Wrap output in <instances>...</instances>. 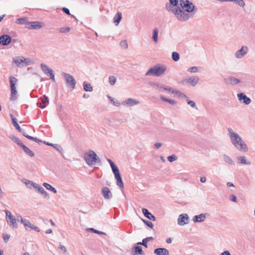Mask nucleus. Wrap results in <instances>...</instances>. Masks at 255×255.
I'll return each instance as SVG.
<instances>
[{"label": "nucleus", "mask_w": 255, "mask_h": 255, "mask_svg": "<svg viewBox=\"0 0 255 255\" xmlns=\"http://www.w3.org/2000/svg\"><path fill=\"white\" fill-rule=\"evenodd\" d=\"M116 180L117 185L121 188H124V183L122 181L119 170L118 167L112 170Z\"/></svg>", "instance_id": "12"}, {"label": "nucleus", "mask_w": 255, "mask_h": 255, "mask_svg": "<svg viewBox=\"0 0 255 255\" xmlns=\"http://www.w3.org/2000/svg\"><path fill=\"white\" fill-rule=\"evenodd\" d=\"M139 103L140 102L137 100L132 98H128L125 101L122 102V104L123 106H125L128 107H130L138 105L139 104Z\"/></svg>", "instance_id": "15"}, {"label": "nucleus", "mask_w": 255, "mask_h": 255, "mask_svg": "<svg viewBox=\"0 0 255 255\" xmlns=\"http://www.w3.org/2000/svg\"><path fill=\"white\" fill-rule=\"evenodd\" d=\"M11 40L10 36L7 34H4L0 36V44L2 45H8L10 43Z\"/></svg>", "instance_id": "18"}, {"label": "nucleus", "mask_w": 255, "mask_h": 255, "mask_svg": "<svg viewBox=\"0 0 255 255\" xmlns=\"http://www.w3.org/2000/svg\"><path fill=\"white\" fill-rule=\"evenodd\" d=\"M6 221L7 224L12 229H16L18 227L16 218L13 216L11 212L8 210L5 211Z\"/></svg>", "instance_id": "7"}, {"label": "nucleus", "mask_w": 255, "mask_h": 255, "mask_svg": "<svg viewBox=\"0 0 255 255\" xmlns=\"http://www.w3.org/2000/svg\"><path fill=\"white\" fill-rule=\"evenodd\" d=\"M59 249H60L63 252V253H66L67 252L66 248L63 245H60Z\"/></svg>", "instance_id": "57"}, {"label": "nucleus", "mask_w": 255, "mask_h": 255, "mask_svg": "<svg viewBox=\"0 0 255 255\" xmlns=\"http://www.w3.org/2000/svg\"><path fill=\"white\" fill-rule=\"evenodd\" d=\"M220 255H231L229 251H225L222 253Z\"/></svg>", "instance_id": "64"}, {"label": "nucleus", "mask_w": 255, "mask_h": 255, "mask_svg": "<svg viewBox=\"0 0 255 255\" xmlns=\"http://www.w3.org/2000/svg\"><path fill=\"white\" fill-rule=\"evenodd\" d=\"M177 159V157L174 154H173L172 155H170V156H169L167 157L168 160L170 162H172L176 160Z\"/></svg>", "instance_id": "46"}, {"label": "nucleus", "mask_w": 255, "mask_h": 255, "mask_svg": "<svg viewBox=\"0 0 255 255\" xmlns=\"http://www.w3.org/2000/svg\"><path fill=\"white\" fill-rule=\"evenodd\" d=\"M228 1L234 2L241 7H244L245 6V2L244 0H228Z\"/></svg>", "instance_id": "36"}, {"label": "nucleus", "mask_w": 255, "mask_h": 255, "mask_svg": "<svg viewBox=\"0 0 255 255\" xmlns=\"http://www.w3.org/2000/svg\"><path fill=\"white\" fill-rule=\"evenodd\" d=\"M172 58L174 61H178L180 59V55L176 52H173L172 53Z\"/></svg>", "instance_id": "39"}, {"label": "nucleus", "mask_w": 255, "mask_h": 255, "mask_svg": "<svg viewBox=\"0 0 255 255\" xmlns=\"http://www.w3.org/2000/svg\"><path fill=\"white\" fill-rule=\"evenodd\" d=\"M38 192L45 197H48V198H49V195L48 193L42 187L39 188Z\"/></svg>", "instance_id": "43"}, {"label": "nucleus", "mask_w": 255, "mask_h": 255, "mask_svg": "<svg viewBox=\"0 0 255 255\" xmlns=\"http://www.w3.org/2000/svg\"><path fill=\"white\" fill-rule=\"evenodd\" d=\"M238 163L247 165L251 164L250 161L248 160L245 156H241L237 157Z\"/></svg>", "instance_id": "22"}, {"label": "nucleus", "mask_w": 255, "mask_h": 255, "mask_svg": "<svg viewBox=\"0 0 255 255\" xmlns=\"http://www.w3.org/2000/svg\"><path fill=\"white\" fill-rule=\"evenodd\" d=\"M171 90H172V88L168 86H165L163 85V88H162V90L161 91L170 93Z\"/></svg>", "instance_id": "45"}, {"label": "nucleus", "mask_w": 255, "mask_h": 255, "mask_svg": "<svg viewBox=\"0 0 255 255\" xmlns=\"http://www.w3.org/2000/svg\"><path fill=\"white\" fill-rule=\"evenodd\" d=\"M43 185L46 189H47L48 190H50L54 193H57L56 189L55 188H54L53 187H52V186H51L49 184H48L47 183H44L43 184Z\"/></svg>", "instance_id": "35"}, {"label": "nucleus", "mask_w": 255, "mask_h": 255, "mask_svg": "<svg viewBox=\"0 0 255 255\" xmlns=\"http://www.w3.org/2000/svg\"><path fill=\"white\" fill-rule=\"evenodd\" d=\"M40 67L43 73L47 76H48L49 73L53 71L51 68L48 67L47 65L44 63L40 64Z\"/></svg>", "instance_id": "26"}, {"label": "nucleus", "mask_w": 255, "mask_h": 255, "mask_svg": "<svg viewBox=\"0 0 255 255\" xmlns=\"http://www.w3.org/2000/svg\"><path fill=\"white\" fill-rule=\"evenodd\" d=\"M10 118H11V120H12V123L13 125V126H14V127L19 132H22V129L20 128V126H19V125L17 124V121L16 118L14 117V116L12 114H10Z\"/></svg>", "instance_id": "27"}, {"label": "nucleus", "mask_w": 255, "mask_h": 255, "mask_svg": "<svg viewBox=\"0 0 255 255\" xmlns=\"http://www.w3.org/2000/svg\"><path fill=\"white\" fill-rule=\"evenodd\" d=\"M31 185L35 189H36L38 191L39 190V188H41L42 187L40 186L39 184L36 183H31Z\"/></svg>", "instance_id": "55"}, {"label": "nucleus", "mask_w": 255, "mask_h": 255, "mask_svg": "<svg viewBox=\"0 0 255 255\" xmlns=\"http://www.w3.org/2000/svg\"><path fill=\"white\" fill-rule=\"evenodd\" d=\"M148 83L151 87L154 88L155 89L158 90L160 91H161L162 90V88H163V85L158 82L149 81Z\"/></svg>", "instance_id": "24"}, {"label": "nucleus", "mask_w": 255, "mask_h": 255, "mask_svg": "<svg viewBox=\"0 0 255 255\" xmlns=\"http://www.w3.org/2000/svg\"><path fill=\"white\" fill-rule=\"evenodd\" d=\"M230 199L231 201L234 202H237V198L236 196L233 194H232L230 196Z\"/></svg>", "instance_id": "56"}, {"label": "nucleus", "mask_w": 255, "mask_h": 255, "mask_svg": "<svg viewBox=\"0 0 255 255\" xmlns=\"http://www.w3.org/2000/svg\"><path fill=\"white\" fill-rule=\"evenodd\" d=\"M160 99L161 100H162V101H163L164 102H168V101L169 100V99L166 98H165V97H164V96H163L162 95L160 96Z\"/></svg>", "instance_id": "63"}, {"label": "nucleus", "mask_w": 255, "mask_h": 255, "mask_svg": "<svg viewBox=\"0 0 255 255\" xmlns=\"http://www.w3.org/2000/svg\"><path fill=\"white\" fill-rule=\"evenodd\" d=\"M154 253L157 255H169L168 250L165 248H157L154 250Z\"/></svg>", "instance_id": "23"}, {"label": "nucleus", "mask_w": 255, "mask_h": 255, "mask_svg": "<svg viewBox=\"0 0 255 255\" xmlns=\"http://www.w3.org/2000/svg\"><path fill=\"white\" fill-rule=\"evenodd\" d=\"M107 160H108V162L110 163L112 170L117 167V166L113 162V161L112 160H111L110 159H108Z\"/></svg>", "instance_id": "52"}, {"label": "nucleus", "mask_w": 255, "mask_h": 255, "mask_svg": "<svg viewBox=\"0 0 255 255\" xmlns=\"http://www.w3.org/2000/svg\"><path fill=\"white\" fill-rule=\"evenodd\" d=\"M207 214H200L198 215H196L193 217V221L194 223L201 222L205 221L206 215Z\"/></svg>", "instance_id": "21"}, {"label": "nucleus", "mask_w": 255, "mask_h": 255, "mask_svg": "<svg viewBox=\"0 0 255 255\" xmlns=\"http://www.w3.org/2000/svg\"><path fill=\"white\" fill-rule=\"evenodd\" d=\"M117 81V78L115 76H110L109 78V82L111 85L115 84Z\"/></svg>", "instance_id": "42"}, {"label": "nucleus", "mask_w": 255, "mask_h": 255, "mask_svg": "<svg viewBox=\"0 0 255 255\" xmlns=\"http://www.w3.org/2000/svg\"><path fill=\"white\" fill-rule=\"evenodd\" d=\"M58 30L59 32L66 33L70 31V28L69 27H61L58 29Z\"/></svg>", "instance_id": "41"}, {"label": "nucleus", "mask_w": 255, "mask_h": 255, "mask_svg": "<svg viewBox=\"0 0 255 255\" xmlns=\"http://www.w3.org/2000/svg\"><path fill=\"white\" fill-rule=\"evenodd\" d=\"M199 81V78L198 76H193L188 77L186 78L183 79L181 82V83H187L194 87L198 83Z\"/></svg>", "instance_id": "11"}, {"label": "nucleus", "mask_w": 255, "mask_h": 255, "mask_svg": "<svg viewBox=\"0 0 255 255\" xmlns=\"http://www.w3.org/2000/svg\"><path fill=\"white\" fill-rule=\"evenodd\" d=\"M180 6L181 9L185 12L189 14L194 12L195 6L194 4L188 0H180Z\"/></svg>", "instance_id": "5"}, {"label": "nucleus", "mask_w": 255, "mask_h": 255, "mask_svg": "<svg viewBox=\"0 0 255 255\" xmlns=\"http://www.w3.org/2000/svg\"><path fill=\"white\" fill-rule=\"evenodd\" d=\"M62 76L64 78L67 86L74 89L76 83L75 78L70 74L64 72L62 73Z\"/></svg>", "instance_id": "9"}, {"label": "nucleus", "mask_w": 255, "mask_h": 255, "mask_svg": "<svg viewBox=\"0 0 255 255\" xmlns=\"http://www.w3.org/2000/svg\"><path fill=\"white\" fill-rule=\"evenodd\" d=\"M102 194L106 199H110L112 197V194L109 188L105 187L102 189Z\"/></svg>", "instance_id": "20"}, {"label": "nucleus", "mask_w": 255, "mask_h": 255, "mask_svg": "<svg viewBox=\"0 0 255 255\" xmlns=\"http://www.w3.org/2000/svg\"><path fill=\"white\" fill-rule=\"evenodd\" d=\"M135 252L133 255H136L137 254L143 255V252L142 251V248L140 246H135L134 247Z\"/></svg>", "instance_id": "38"}, {"label": "nucleus", "mask_w": 255, "mask_h": 255, "mask_svg": "<svg viewBox=\"0 0 255 255\" xmlns=\"http://www.w3.org/2000/svg\"><path fill=\"white\" fill-rule=\"evenodd\" d=\"M19 218L20 223L23 225L26 230L28 231L30 229L35 230L37 232H40V229L33 224H32L29 220L23 218L21 216H19Z\"/></svg>", "instance_id": "10"}, {"label": "nucleus", "mask_w": 255, "mask_h": 255, "mask_svg": "<svg viewBox=\"0 0 255 255\" xmlns=\"http://www.w3.org/2000/svg\"><path fill=\"white\" fill-rule=\"evenodd\" d=\"M122 18V13L121 12H118L114 17V22L116 26H118Z\"/></svg>", "instance_id": "28"}, {"label": "nucleus", "mask_w": 255, "mask_h": 255, "mask_svg": "<svg viewBox=\"0 0 255 255\" xmlns=\"http://www.w3.org/2000/svg\"><path fill=\"white\" fill-rule=\"evenodd\" d=\"M9 137L14 142H15V143H16L17 145H18L19 146H20L21 147H22V145H23V144L22 143V142L21 141V140H20V139L17 137H16L15 136L13 135H11L9 136Z\"/></svg>", "instance_id": "29"}, {"label": "nucleus", "mask_w": 255, "mask_h": 255, "mask_svg": "<svg viewBox=\"0 0 255 255\" xmlns=\"http://www.w3.org/2000/svg\"><path fill=\"white\" fill-rule=\"evenodd\" d=\"M108 98L110 100L111 102L115 106L119 107L121 106V103L117 100L114 99L111 96H108Z\"/></svg>", "instance_id": "37"}, {"label": "nucleus", "mask_w": 255, "mask_h": 255, "mask_svg": "<svg viewBox=\"0 0 255 255\" xmlns=\"http://www.w3.org/2000/svg\"><path fill=\"white\" fill-rule=\"evenodd\" d=\"M187 104L189 105H190L192 108H195L196 109H197V108L196 107V105L194 101L187 99Z\"/></svg>", "instance_id": "49"}, {"label": "nucleus", "mask_w": 255, "mask_h": 255, "mask_svg": "<svg viewBox=\"0 0 255 255\" xmlns=\"http://www.w3.org/2000/svg\"><path fill=\"white\" fill-rule=\"evenodd\" d=\"M166 69L167 68L165 65L157 64L150 68L145 73V75L159 77L163 75Z\"/></svg>", "instance_id": "4"}, {"label": "nucleus", "mask_w": 255, "mask_h": 255, "mask_svg": "<svg viewBox=\"0 0 255 255\" xmlns=\"http://www.w3.org/2000/svg\"><path fill=\"white\" fill-rule=\"evenodd\" d=\"M142 212L145 217H146L148 219L152 221L155 220V217L152 214H151L147 209L143 208L142 209Z\"/></svg>", "instance_id": "25"}, {"label": "nucleus", "mask_w": 255, "mask_h": 255, "mask_svg": "<svg viewBox=\"0 0 255 255\" xmlns=\"http://www.w3.org/2000/svg\"><path fill=\"white\" fill-rule=\"evenodd\" d=\"M48 76H50V79H52L53 81H55V76L53 71L49 73Z\"/></svg>", "instance_id": "59"}, {"label": "nucleus", "mask_w": 255, "mask_h": 255, "mask_svg": "<svg viewBox=\"0 0 255 255\" xmlns=\"http://www.w3.org/2000/svg\"><path fill=\"white\" fill-rule=\"evenodd\" d=\"M9 79L11 90L10 99L11 101H15L17 98V92L16 90L15 85L17 84L18 80L16 78L12 76H10Z\"/></svg>", "instance_id": "6"}, {"label": "nucleus", "mask_w": 255, "mask_h": 255, "mask_svg": "<svg viewBox=\"0 0 255 255\" xmlns=\"http://www.w3.org/2000/svg\"><path fill=\"white\" fill-rule=\"evenodd\" d=\"M120 46L123 47L124 49H127L128 47V44L126 40L122 41L120 44Z\"/></svg>", "instance_id": "48"}, {"label": "nucleus", "mask_w": 255, "mask_h": 255, "mask_svg": "<svg viewBox=\"0 0 255 255\" xmlns=\"http://www.w3.org/2000/svg\"><path fill=\"white\" fill-rule=\"evenodd\" d=\"M161 145L162 144L160 142H156L154 145V147L156 149H158L161 147Z\"/></svg>", "instance_id": "61"}, {"label": "nucleus", "mask_w": 255, "mask_h": 255, "mask_svg": "<svg viewBox=\"0 0 255 255\" xmlns=\"http://www.w3.org/2000/svg\"><path fill=\"white\" fill-rule=\"evenodd\" d=\"M189 218L187 214H182L179 216L177 223L179 226H183L189 223Z\"/></svg>", "instance_id": "13"}, {"label": "nucleus", "mask_w": 255, "mask_h": 255, "mask_svg": "<svg viewBox=\"0 0 255 255\" xmlns=\"http://www.w3.org/2000/svg\"><path fill=\"white\" fill-rule=\"evenodd\" d=\"M223 159H224V161L227 164L231 165H235L234 161L228 155H227L226 154H224L223 155Z\"/></svg>", "instance_id": "30"}, {"label": "nucleus", "mask_w": 255, "mask_h": 255, "mask_svg": "<svg viewBox=\"0 0 255 255\" xmlns=\"http://www.w3.org/2000/svg\"><path fill=\"white\" fill-rule=\"evenodd\" d=\"M228 131L231 141L235 147L241 152H247L249 150L248 146L239 134L231 128H228Z\"/></svg>", "instance_id": "2"}, {"label": "nucleus", "mask_w": 255, "mask_h": 255, "mask_svg": "<svg viewBox=\"0 0 255 255\" xmlns=\"http://www.w3.org/2000/svg\"><path fill=\"white\" fill-rule=\"evenodd\" d=\"M21 148L23 150V151L25 152L26 154L28 155L30 157H33L34 156V152L31 150L30 149H29L27 146H26L25 145H22Z\"/></svg>", "instance_id": "31"}, {"label": "nucleus", "mask_w": 255, "mask_h": 255, "mask_svg": "<svg viewBox=\"0 0 255 255\" xmlns=\"http://www.w3.org/2000/svg\"><path fill=\"white\" fill-rule=\"evenodd\" d=\"M62 11L68 15L70 14V11H69V9L66 7H63Z\"/></svg>", "instance_id": "60"}, {"label": "nucleus", "mask_w": 255, "mask_h": 255, "mask_svg": "<svg viewBox=\"0 0 255 255\" xmlns=\"http://www.w3.org/2000/svg\"><path fill=\"white\" fill-rule=\"evenodd\" d=\"M48 76H50V79H52L53 81H55V76L53 71L49 73Z\"/></svg>", "instance_id": "58"}, {"label": "nucleus", "mask_w": 255, "mask_h": 255, "mask_svg": "<svg viewBox=\"0 0 255 255\" xmlns=\"http://www.w3.org/2000/svg\"><path fill=\"white\" fill-rule=\"evenodd\" d=\"M248 51L249 48L247 46H243L241 49L236 52L235 56L238 59L242 58L248 53Z\"/></svg>", "instance_id": "14"}, {"label": "nucleus", "mask_w": 255, "mask_h": 255, "mask_svg": "<svg viewBox=\"0 0 255 255\" xmlns=\"http://www.w3.org/2000/svg\"><path fill=\"white\" fill-rule=\"evenodd\" d=\"M158 29L157 28H154L152 31V39L155 43H157L158 42Z\"/></svg>", "instance_id": "32"}, {"label": "nucleus", "mask_w": 255, "mask_h": 255, "mask_svg": "<svg viewBox=\"0 0 255 255\" xmlns=\"http://www.w3.org/2000/svg\"><path fill=\"white\" fill-rule=\"evenodd\" d=\"M29 22L28 21V19L27 17H23L18 18L16 20V23L20 24H26L28 25V23Z\"/></svg>", "instance_id": "33"}, {"label": "nucleus", "mask_w": 255, "mask_h": 255, "mask_svg": "<svg viewBox=\"0 0 255 255\" xmlns=\"http://www.w3.org/2000/svg\"><path fill=\"white\" fill-rule=\"evenodd\" d=\"M142 220L143 222L146 226H147L148 227H149L150 228H152V227H153V224L151 222L147 221V220H144V219H142Z\"/></svg>", "instance_id": "51"}, {"label": "nucleus", "mask_w": 255, "mask_h": 255, "mask_svg": "<svg viewBox=\"0 0 255 255\" xmlns=\"http://www.w3.org/2000/svg\"><path fill=\"white\" fill-rule=\"evenodd\" d=\"M147 241H146V240L145 239H143L142 242H139L137 243L138 245H142L144 247L147 248Z\"/></svg>", "instance_id": "54"}, {"label": "nucleus", "mask_w": 255, "mask_h": 255, "mask_svg": "<svg viewBox=\"0 0 255 255\" xmlns=\"http://www.w3.org/2000/svg\"><path fill=\"white\" fill-rule=\"evenodd\" d=\"M168 103H169L171 105H175L177 103L176 101H175L174 100H172V99H169L168 101Z\"/></svg>", "instance_id": "62"}, {"label": "nucleus", "mask_w": 255, "mask_h": 255, "mask_svg": "<svg viewBox=\"0 0 255 255\" xmlns=\"http://www.w3.org/2000/svg\"><path fill=\"white\" fill-rule=\"evenodd\" d=\"M178 96L182 99H188L187 96L185 94L182 93L180 91L179 92V93H178Z\"/></svg>", "instance_id": "53"}, {"label": "nucleus", "mask_w": 255, "mask_h": 255, "mask_svg": "<svg viewBox=\"0 0 255 255\" xmlns=\"http://www.w3.org/2000/svg\"><path fill=\"white\" fill-rule=\"evenodd\" d=\"M230 84L232 85H236L240 82V80L235 77H231L229 79Z\"/></svg>", "instance_id": "40"}, {"label": "nucleus", "mask_w": 255, "mask_h": 255, "mask_svg": "<svg viewBox=\"0 0 255 255\" xmlns=\"http://www.w3.org/2000/svg\"><path fill=\"white\" fill-rule=\"evenodd\" d=\"M10 235L7 234H2V238L5 243H7L9 238H10Z\"/></svg>", "instance_id": "50"}, {"label": "nucleus", "mask_w": 255, "mask_h": 255, "mask_svg": "<svg viewBox=\"0 0 255 255\" xmlns=\"http://www.w3.org/2000/svg\"><path fill=\"white\" fill-rule=\"evenodd\" d=\"M43 26V23L40 21H31L28 23L27 28L31 29H39Z\"/></svg>", "instance_id": "16"}, {"label": "nucleus", "mask_w": 255, "mask_h": 255, "mask_svg": "<svg viewBox=\"0 0 255 255\" xmlns=\"http://www.w3.org/2000/svg\"><path fill=\"white\" fill-rule=\"evenodd\" d=\"M188 72L190 73H196L198 72V68L196 66L190 67L187 70Z\"/></svg>", "instance_id": "44"}, {"label": "nucleus", "mask_w": 255, "mask_h": 255, "mask_svg": "<svg viewBox=\"0 0 255 255\" xmlns=\"http://www.w3.org/2000/svg\"><path fill=\"white\" fill-rule=\"evenodd\" d=\"M88 230L91 231L92 232L99 234V235H106V234L104 232L99 231L98 230H97L94 228H89L88 229Z\"/></svg>", "instance_id": "47"}, {"label": "nucleus", "mask_w": 255, "mask_h": 255, "mask_svg": "<svg viewBox=\"0 0 255 255\" xmlns=\"http://www.w3.org/2000/svg\"><path fill=\"white\" fill-rule=\"evenodd\" d=\"M169 2L166 4V9L172 12L177 19L185 21L190 18V15L183 11L179 6H178V0H168Z\"/></svg>", "instance_id": "1"}, {"label": "nucleus", "mask_w": 255, "mask_h": 255, "mask_svg": "<svg viewBox=\"0 0 255 255\" xmlns=\"http://www.w3.org/2000/svg\"><path fill=\"white\" fill-rule=\"evenodd\" d=\"M237 96L240 102L246 105H249L251 102L250 98L243 93L238 94Z\"/></svg>", "instance_id": "17"}, {"label": "nucleus", "mask_w": 255, "mask_h": 255, "mask_svg": "<svg viewBox=\"0 0 255 255\" xmlns=\"http://www.w3.org/2000/svg\"><path fill=\"white\" fill-rule=\"evenodd\" d=\"M13 63L17 66H19L21 64H23L25 66H28L34 63V62L30 58H25L22 56H18L13 58Z\"/></svg>", "instance_id": "8"}, {"label": "nucleus", "mask_w": 255, "mask_h": 255, "mask_svg": "<svg viewBox=\"0 0 255 255\" xmlns=\"http://www.w3.org/2000/svg\"><path fill=\"white\" fill-rule=\"evenodd\" d=\"M84 159L86 163L91 167L101 164L100 158L92 150H89L84 153Z\"/></svg>", "instance_id": "3"}, {"label": "nucleus", "mask_w": 255, "mask_h": 255, "mask_svg": "<svg viewBox=\"0 0 255 255\" xmlns=\"http://www.w3.org/2000/svg\"><path fill=\"white\" fill-rule=\"evenodd\" d=\"M83 88L84 90L87 92H92L93 90V87L90 84L87 83L85 82L83 83Z\"/></svg>", "instance_id": "34"}, {"label": "nucleus", "mask_w": 255, "mask_h": 255, "mask_svg": "<svg viewBox=\"0 0 255 255\" xmlns=\"http://www.w3.org/2000/svg\"><path fill=\"white\" fill-rule=\"evenodd\" d=\"M39 100L41 101V102L38 104L39 107L41 109L45 108L49 103L48 98L45 95H44L42 97H40L39 98Z\"/></svg>", "instance_id": "19"}]
</instances>
